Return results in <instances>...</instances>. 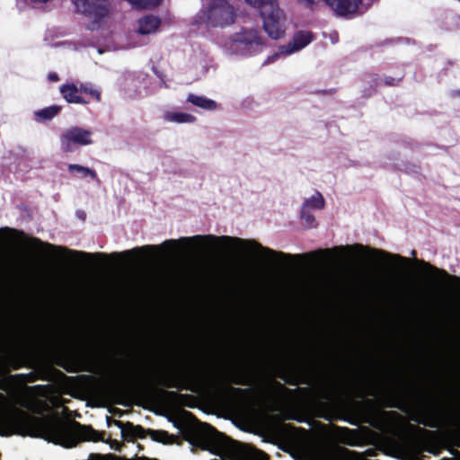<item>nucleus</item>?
Here are the masks:
<instances>
[{
    "mask_svg": "<svg viewBox=\"0 0 460 460\" xmlns=\"http://www.w3.org/2000/svg\"><path fill=\"white\" fill-rule=\"evenodd\" d=\"M91 144H93L92 131L80 127H71L60 135V146L64 153H73L78 146Z\"/></svg>",
    "mask_w": 460,
    "mask_h": 460,
    "instance_id": "nucleus-9",
    "label": "nucleus"
},
{
    "mask_svg": "<svg viewBox=\"0 0 460 460\" xmlns=\"http://www.w3.org/2000/svg\"><path fill=\"white\" fill-rule=\"evenodd\" d=\"M355 247L358 248V249H363V245H361V244H356Z\"/></svg>",
    "mask_w": 460,
    "mask_h": 460,
    "instance_id": "nucleus-43",
    "label": "nucleus"
},
{
    "mask_svg": "<svg viewBox=\"0 0 460 460\" xmlns=\"http://www.w3.org/2000/svg\"><path fill=\"white\" fill-rule=\"evenodd\" d=\"M206 22L212 27H226L234 22V7L226 0H212L206 12Z\"/></svg>",
    "mask_w": 460,
    "mask_h": 460,
    "instance_id": "nucleus-8",
    "label": "nucleus"
},
{
    "mask_svg": "<svg viewBox=\"0 0 460 460\" xmlns=\"http://www.w3.org/2000/svg\"><path fill=\"white\" fill-rule=\"evenodd\" d=\"M75 6L79 12L93 18L96 22H101L108 14V8L103 0H77Z\"/></svg>",
    "mask_w": 460,
    "mask_h": 460,
    "instance_id": "nucleus-12",
    "label": "nucleus"
},
{
    "mask_svg": "<svg viewBox=\"0 0 460 460\" xmlns=\"http://www.w3.org/2000/svg\"><path fill=\"white\" fill-rule=\"evenodd\" d=\"M10 338L9 332H3L0 334V352L3 350L4 345Z\"/></svg>",
    "mask_w": 460,
    "mask_h": 460,
    "instance_id": "nucleus-33",
    "label": "nucleus"
},
{
    "mask_svg": "<svg viewBox=\"0 0 460 460\" xmlns=\"http://www.w3.org/2000/svg\"><path fill=\"white\" fill-rule=\"evenodd\" d=\"M301 218L305 220L309 227H315L316 222L314 215L309 211L308 208L303 206L301 209Z\"/></svg>",
    "mask_w": 460,
    "mask_h": 460,
    "instance_id": "nucleus-29",
    "label": "nucleus"
},
{
    "mask_svg": "<svg viewBox=\"0 0 460 460\" xmlns=\"http://www.w3.org/2000/svg\"><path fill=\"white\" fill-rule=\"evenodd\" d=\"M234 42L243 45H261L262 40L256 31H246L241 33H236L233 40Z\"/></svg>",
    "mask_w": 460,
    "mask_h": 460,
    "instance_id": "nucleus-19",
    "label": "nucleus"
},
{
    "mask_svg": "<svg viewBox=\"0 0 460 460\" xmlns=\"http://www.w3.org/2000/svg\"><path fill=\"white\" fill-rule=\"evenodd\" d=\"M324 199L320 192H317L315 196L311 197L304 202L303 206L306 208H313L315 209H322L324 208Z\"/></svg>",
    "mask_w": 460,
    "mask_h": 460,
    "instance_id": "nucleus-25",
    "label": "nucleus"
},
{
    "mask_svg": "<svg viewBox=\"0 0 460 460\" xmlns=\"http://www.w3.org/2000/svg\"><path fill=\"white\" fill-rule=\"evenodd\" d=\"M61 111V107L52 105L36 112V116L41 120H50Z\"/></svg>",
    "mask_w": 460,
    "mask_h": 460,
    "instance_id": "nucleus-23",
    "label": "nucleus"
},
{
    "mask_svg": "<svg viewBox=\"0 0 460 460\" xmlns=\"http://www.w3.org/2000/svg\"><path fill=\"white\" fill-rule=\"evenodd\" d=\"M114 423L121 429V436L126 440H133L135 438L143 439L146 436V430L140 425H134L129 421L123 423L120 420H114ZM147 432L153 440L158 442H161L162 438L168 435V433L164 430L148 429Z\"/></svg>",
    "mask_w": 460,
    "mask_h": 460,
    "instance_id": "nucleus-10",
    "label": "nucleus"
},
{
    "mask_svg": "<svg viewBox=\"0 0 460 460\" xmlns=\"http://www.w3.org/2000/svg\"><path fill=\"white\" fill-rule=\"evenodd\" d=\"M81 94H86L99 102L101 100V93L98 90L94 89L91 84H81L79 85Z\"/></svg>",
    "mask_w": 460,
    "mask_h": 460,
    "instance_id": "nucleus-26",
    "label": "nucleus"
},
{
    "mask_svg": "<svg viewBox=\"0 0 460 460\" xmlns=\"http://www.w3.org/2000/svg\"><path fill=\"white\" fill-rule=\"evenodd\" d=\"M301 383L305 384V385H307L308 384V379L307 378H304Z\"/></svg>",
    "mask_w": 460,
    "mask_h": 460,
    "instance_id": "nucleus-42",
    "label": "nucleus"
},
{
    "mask_svg": "<svg viewBox=\"0 0 460 460\" xmlns=\"http://www.w3.org/2000/svg\"><path fill=\"white\" fill-rule=\"evenodd\" d=\"M40 252V256H43L44 253H46L45 252Z\"/></svg>",
    "mask_w": 460,
    "mask_h": 460,
    "instance_id": "nucleus-46",
    "label": "nucleus"
},
{
    "mask_svg": "<svg viewBox=\"0 0 460 460\" xmlns=\"http://www.w3.org/2000/svg\"><path fill=\"white\" fill-rule=\"evenodd\" d=\"M125 366L126 367L123 371L125 377L128 379H135L137 376L136 366L128 363H127Z\"/></svg>",
    "mask_w": 460,
    "mask_h": 460,
    "instance_id": "nucleus-30",
    "label": "nucleus"
},
{
    "mask_svg": "<svg viewBox=\"0 0 460 460\" xmlns=\"http://www.w3.org/2000/svg\"><path fill=\"white\" fill-rule=\"evenodd\" d=\"M372 252L375 253H378L379 255H381L384 258H393L394 260L401 262L403 265H409L411 263L410 259L401 256L399 254H391L385 251L377 250V249H373Z\"/></svg>",
    "mask_w": 460,
    "mask_h": 460,
    "instance_id": "nucleus-27",
    "label": "nucleus"
},
{
    "mask_svg": "<svg viewBox=\"0 0 460 460\" xmlns=\"http://www.w3.org/2000/svg\"><path fill=\"white\" fill-rule=\"evenodd\" d=\"M4 400H5L4 395L2 393H0V401H4Z\"/></svg>",
    "mask_w": 460,
    "mask_h": 460,
    "instance_id": "nucleus-41",
    "label": "nucleus"
},
{
    "mask_svg": "<svg viewBox=\"0 0 460 460\" xmlns=\"http://www.w3.org/2000/svg\"><path fill=\"white\" fill-rule=\"evenodd\" d=\"M59 90L63 98L68 103L87 104L90 102L89 100H86L82 96L81 92L79 91V86L73 83L61 85Z\"/></svg>",
    "mask_w": 460,
    "mask_h": 460,
    "instance_id": "nucleus-17",
    "label": "nucleus"
},
{
    "mask_svg": "<svg viewBox=\"0 0 460 460\" xmlns=\"http://www.w3.org/2000/svg\"><path fill=\"white\" fill-rule=\"evenodd\" d=\"M314 39V35L311 31H296L290 42H288L284 48L285 53L291 54L295 51H298L307 46Z\"/></svg>",
    "mask_w": 460,
    "mask_h": 460,
    "instance_id": "nucleus-16",
    "label": "nucleus"
},
{
    "mask_svg": "<svg viewBox=\"0 0 460 460\" xmlns=\"http://www.w3.org/2000/svg\"><path fill=\"white\" fill-rule=\"evenodd\" d=\"M137 8H149L156 6L162 0H127Z\"/></svg>",
    "mask_w": 460,
    "mask_h": 460,
    "instance_id": "nucleus-28",
    "label": "nucleus"
},
{
    "mask_svg": "<svg viewBox=\"0 0 460 460\" xmlns=\"http://www.w3.org/2000/svg\"><path fill=\"white\" fill-rule=\"evenodd\" d=\"M138 23V33L142 35H146L155 32L159 27L161 21L156 16L146 15L139 20Z\"/></svg>",
    "mask_w": 460,
    "mask_h": 460,
    "instance_id": "nucleus-18",
    "label": "nucleus"
},
{
    "mask_svg": "<svg viewBox=\"0 0 460 460\" xmlns=\"http://www.w3.org/2000/svg\"><path fill=\"white\" fill-rule=\"evenodd\" d=\"M0 390H6V381L4 379H0Z\"/></svg>",
    "mask_w": 460,
    "mask_h": 460,
    "instance_id": "nucleus-35",
    "label": "nucleus"
},
{
    "mask_svg": "<svg viewBox=\"0 0 460 460\" xmlns=\"http://www.w3.org/2000/svg\"><path fill=\"white\" fill-rule=\"evenodd\" d=\"M334 249L335 250H348V251H350L352 249V246H349V245L339 246V247H335Z\"/></svg>",
    "mask_w": 460,
    "mask_h": 460,
    "instance_id": "nucleus-36",
    "label": "nucleus"
},
{
    "mask_svg": "<svg viewBox=\"0 0 460 460\" xmlns=\"http://www.w3.org/2000/svg\"><path fill=\"white\" fill-rule=\"evenodd\" d=\"M167 119L177 123H192L196 117L185 112H172L167 115Z\"/></svg>",
    "mask_w": 460,
    "mask_h": 460,
    "instance_id": "nucleus-24",
    "label": "nucleus"
},
{
    "mask_svg": "<svg viewBox=\"0 0 460 460\" xmlns=\"http://www.w3.org/2000/svg\"><path fill=\"white\" fill-rule=\"evenodd\" d=\"M48 79L51 82H58L59 80V76L57 73L52 72L48 75Z\"/></svg>",
    "mask_w": 460,
    "mask_h": 460,
    "instance_id": "nucleus-34",
    "label": "nucleus"
},
{
    "mask_svg": "<svg viewBox=\"0 0 460 460\" xmlns=\"http://www.w3.org/2000/svg\"><path fill=\"white\" fill-rule=\"evenodd\" d=\"M70 173H78L80 178H91L93 181H99L97 172L89 168L76 164H70L67 166Z\"/></svg>",
    "mask_w": 460,
    "mask_h": 460,
    "instance_id": "nucleus-21",
    "label": "nucleus"
},
{
    "mask_svg": "<svg viewBox=\"0 0 460 460\" xmlns=\"http://www.w3.org/2000/svg\"><path fill=\"white\" fill-rule=\"evenodd\" d=\"M187 102L191 104L207 111H214L217 109V102L211 99H208L205 96H199L193 93H190L187 97Z\"/></svg>",
    "mask_w": 460,
    "mask_h": 460,
    "instance_id": "nucleus-20",
    "label": "nucleus"
},
{
    "mask_svg": "<svg viewBox=\"0 0 460 460\" xmlns=\"http://www.w3.org/2000/svg\"><path fill=\"white\" fill-rule=\"evenodd\" d=\"M190 443L202 450L220 456L222 459L241 460L246 456L245 446L235 441L209 424L190 434Z\"/></svg>",
    "mask_w": 460,
    "mask_h": 460,
    "instance_id": "nucleus-4",
    "label": "nucleus"
},
{
    "mask_svg": "<svg viewBox=\"0 0 460 460\" xmlns=\"http://www.w3.org/2000/svg\"><path fill=\"white\" fill-rule=\"evenodd\" d=\"M414 262L417 263L424 271H426L431 277L440 279L441 281H444L451 285H456L460 288L459 276L449 274L446 270L439 269L423 260L415 259Z\"/></svg>",
    "mask_w": 460,
    "mask_h": 460,
    "instance_id": "nucleus-14",
    "label": "nucleus"
},
{
    "mask_svg": "<svg viewBox=\"0 0 460 460\" xmlns=\"http://www.w3.org/2000/svg\"><path fill=\"white\" fill-rule=\"evenodd\" d=\"M247 4L260 10L265 32L274 40L285 34V15L277 0H245Z\"/></svg>",
    "mask_w": 460,
    "mask_h": 460,
    "instance_id": "nucleus-7",
    "label": "nucleus"
},
{
    "mask_svg": "<svg viewBox=\"0 0 460 460\" xmlns=\"http://www.w3.org/2000/svg\"><path fill=\"white\" fill-rule=\"evenodd\" d=\"M160 392H161L163 394L166 395V396H167L168 398H170V399H175V398H177V397H186V398L190 397V395H188V394H178V393H176V392H174V391H164V390H160Z\"/></svg>",
    "mask_w": 460,
    "mask_h": 460,
    "instance_id": "nucleus-32",
    "label": "nucleus"
},
{
    "mask_svg": "<svg viewBox=\"0 0 460 460\" xmlns=\"http://www.w3.org/2000/svg\"><path fill=\"white\" fill-rule=\"evenodd\" d=\"M344 371L339 370L334 374L324 376L323 384L320 385L318 394L321 399L328 400L332 389L337 388L341 382L355 375V369L350 363H346Z\"/></svg>",
    "mask_w": 460,
    "mask_h": 460,
    "instance_id": "nucleus-11",
    "label": "nucleus"
},
{
    "mask_svg": "<svg viewBox=\"0 0 460 460\" xmlns=\"http://www.w3.org/2000/svg\"><path fill=\"white\" fill-rule=\"evenodd\" d=\"M354 452L346 447H322L318 450L319 460H355Z\"/></svg>",
    "mask_w": 460,
    "mask_h": 460,
    "instance_id": "nucleus-15",
    "label": "nucleus"
},
{
    "mask_svg": "<svg viewBox=\"0 0 460 460\" xmlns=\"http://www.w3.org/2000/svg\"><path fill=\"white\" fill-rule=\"evenodd\" d=\"M450 95L452 97H460V90H454V91H452Z\"/></svg>",
    "mask_w": 460,
    "mask_h": 460,
    "instance_id": "nucleus-37",
    "label": "nucleus"
},
{
    "mask_svg": "<svg viewBox=\"0 0 460 460\" xmlns=\"http://www.w3.org/2000/svg\"><path fill=\"white\" fill-rule=\"evenodd\" d=\"M317 252H327V253H329V252H330V250H328V249H325V250H319Z\"/></svg>",
    "mask_w": 460,
    "mask_h": 460,
    "instance_id": "nucleus-40",
    "label": "nucleus"
},
{
    "mask_svg": "<svg viewBox=\"0 0 460 460\" xmlns=\"http://www.w3.org/2000/svg\"><path fill=\"white\" fill-rule=\"evenodd\" d=\"M460 2V0H458Z\"/></svg>",
    "mask_w": 460,
    "mask_h": 460,
    "instance_id": "nucleus-47",
    "label": "nucleus"
},
{
    "mask_svg": "<svg viewBox=\"0 0 460 460\" xmlns=\"http://www.w3.org/2000/svg\"><path fill=\"white\" fill-rule=\"evenodd\" d=\"M13 380H23L25 382L32 383L37 380L34 374L31 373L28 375L17 374L10 376Z\"/></svg>",
    "mask_w": 460,
    "mask_h": 460,
    "instance_id": "nucleus-31",
    "label": "nucleus"
},
{
    "mask_svg": "<svg viewBox=\"0 0 460 460\" xmlns=\"http://www.w3.org/2000/svg\"><path fill=\"white\" fill-rule=\"evenodd\" d=\"M387 407L408 413L410 420L429 428H438L447 408L435 395L407 383L402 390H389Z\"/></svg>",
    "mask_w": 460,
    "mask_h": 460,
    "instance_id": "nucleus-1",
    "label": "nucleus"
},
{
    "mask_svg": "<svg viewBox=\"0 0 460 460\" xmlns=\"http://www.w3.org/2000/svg\"><path fill=\"white\" fill-rule=\"evenodd\" d=\"M8 231H11L17 234L22 240L28 244L29 247L38 251V252H62L72 254L75 257L80 258H99L104 261H107L108 258L118 259L120 257L128 258L131 256H142L144 252H157L161 247L173 251L175 250L177 243H190L196 241H206L208 243L217 244V235L207 234V235H195L193 237H181L179 240L170 239L164 241L161 246L156 245H145L142 247H136L131 250L124 251L122 252H112L111 254H106L103 252H95V253H88L85 252L74 251L69 250L66 247L55 245L48 242H44L39 237L29 236L23 231H19L16 229L6 228Z\"/></svg>",
    "mask_w": 460,
    "mask_h": 460,
    "instance_id": "nucleus-2",
    "label": "nucleus"
},
{
    "mask_svg": "<svg viewBox=\"0 0 460 460\" xmlns=\"http://www.w3.org/2000/svg\"><path fill=\"white\" fill-rule=\"evenodd\" d=\"M39 388H40V385H34V386L28 387V389H31V390H36Z\"/></svg>",
    "mask_w": 460,
    "mask_h": 460,
    "instance_id": "nucleus-38",
    "label": "nucleus"
},
{
    "mask_svg": "<svg viewBox=\"0 0 460 460\" xmlns=\"http://www.w3.org/2000/svg\"><path fill=\"white\" fill-rule=\"evenodd\" d=\"M230 383L240 385H248L246 378L241 375L226 376L216 371L192 373L182 381L176 378L162 380L160 385L164 387L188 390L192 393H197L202 386L221 398L243 395L248 392L247 389L233 387L229 385Z\"/></svg>",
    "mask_w": 460,
    "mask_h": 460,
    "instance_id": "nucleus-3",
    "label": "nucleus"
},
{
    "mask_svg": "<svg viewBox=\"0 0 460 460\" xmlns=\"http://www.w3.org/2000/svg\"><path fill=\"white\" fill-rule=\"evenodd\" d=\"M288 384L291 385H296L297 383L296 381H287Z\"/></svg>",
    "mask_w": 460,
    "mask_h": 460,
    "instance_id": "nucleus-39",
    "label": "nucleus"
},
{
    "mask_svg": "<svg viewBox=\"0 0 460 460\" xmlns=\"http://www.w3.org/2000/svg\"><path fill=\"white\" fill-rule=\"evenodd\" d=\"M415 254H416L415 250H412V251H411V255H412V256H415Z\"/></svg>",
    "mask_w": 460,
    "mask_h": 460,
    "instance_id": "nucleus-44",
    "label": "nucleus"
},
{
    "mask_svg": "<svg viewBox=\"0 0 460 460\" xmlns=\"http://www.w3.org/2000/svg\"><path fill=\"white\" fill-rule=\"evenodd\" d=\"M403 75L399 77L393 76H385L384 80H382L378 75L374 74L371 75V81L375 84L376 86L385 85V86H397L402 80Z\"/></svg>",
    "mask_w": 460,
    "mask_h": 460,
    "instance_id": "nucleus-22",
    "label": "nucleus"
},
{
    "mask_svg": "<svg viewBox=\"0 0 460 460\" xmlns=\"http://www.w3.org/2000/svg\"><path fill=\"white\" fill-rule=\"evenodd\" d=\"M49 440L65 447H74L82 441H103V433L91 426L74 421L72 425L55 423L49 427Z\"/></svg>",
    "mask_w": 460,
    "mask_h": 460,
    "instance_id": "nucleus-6",
    "label": "nucleus"
},
{
    "mask_svg": "<svg viewBox=\"0 0 460 460\" xmlns=\"http://www.w3.org/2000/svg\"><path fill=\"white\" fill-rule=\"evenodd\" d=\"M323 3L330 7L336 15L348 17L358 13L362 0H324Z\"/></svg>",
    "mask_w": 460,
    "mask_h": 460,
    "instance_id": "nucleus-13",
    "label": "nucleus"
},
{
    "mask_svg": "<svg viewBox=\"0 0 460 460\" xmlns=\"http://www.w3.org/2000/svg\"><path fill=\"white\" fill-rule=\"evenodd\" d=\"M334 92H335V91H334L333 89H331V90H330V93H334Z\"/></svg>",
    "mask_w": 460,
    "mask_h": 460,
    "instance_id": "nucleus-45",
    "label": "nucleus"
},
{
    "mask_svg": "<svg viewBox=\"0 0 460 460\" xmlns=\"http://www.w3.org/2000/svg\"><path fill=\"white\" fill-rule=\"evenodd\" d=\"M42 425L40 418L32 416L22 410L0 409V437L12 435L37 437Z\"/></svg>",
    "mask_w": 460,
    "mask_h": 460,
    "instance_id": "nucleus-5",
    "label": "nucleus"
}]
</instances>
